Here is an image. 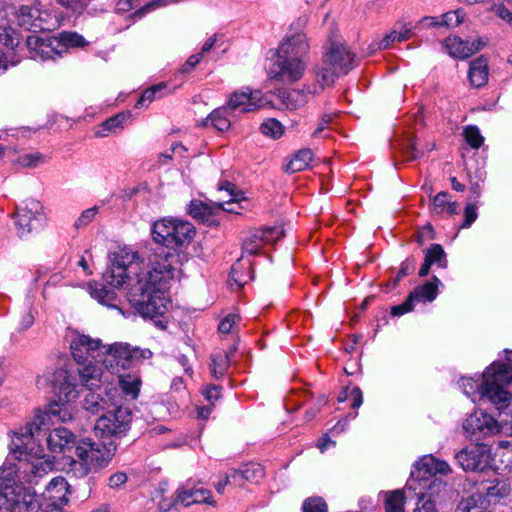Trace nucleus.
Returning <instances> with one entry per match:
<instances>
[{
	"label": "nucleus",
	"mask_w": 512,
	"mask_h": 512,
	"mask_svg": "<svg viewBox=\"0 0 512 512\" xmlns=\"http://www.w3.org/2000/svg\"><path fill=\"white\" fill-rule=\"evenodd\" d=\"M17 23L25 30L38 31L43 29V17L38 4L22 5L16 12Z\"/></svg>",
	"instance_id": "18"
},
{
	"label": "nucleus",
	"mask_w": 512,
	"mask_h": 512,
	"mask_svg": "<svg viewBox=\"0 0 512 512\" xmlns=\"http://www.w3.org/2000/svg\"><path fill=\"white\" fill-rule=\"evenodd\" d=\"M468 78L470 84L476 88L482 87L487 83L488 63L483 56H480L470 62Z\"/></svg>",
	"instance_id": "25"
},
{
	"label": "nucleus",
	"mask_w": 512,
	"mask_h": 512,
	"mask_svg": "<svg viewBox=\"0 0 512 512\" xmlns=\"http://www.w3.org/2000/svg\"><path fill=\"white\" fill-rule=\"evenodd\" d=\"M260 131L266 135V136H270L272 138H279L282 136L283 134V126L282 124L277 121L276 119H268L266 121H264L261 125H260Z\"/></svg>",
	"instance_id": "44"
},
{
	"label": "nucleus",
	"mask_w": 512,
	"mask_h": 512,
	"mask_svg": "<svg viewBox=\"0 0 512 512\" xmlns=\"http://www.w3.org/2000/svg\"><path fill=\"white\" fill-rule=\"evenodd\" d=\"M348 398H351V407L353 409L359 408L363 403V394L359 387H354L350 392L348 389H344L338 396L339 402H344Z\"/></svg>",
	"instance_id": "45"
},
{
	"label": "nucleus",
	"mask_w": 512,
	"mask_h": 512,
	"mask_svg": "<svg viewBox=\"0 0 512 512\" xmlns=\"http://www.w3.org/2000/svg\"><path fill=\"white\" fill-rule=\"evenodd\" d=\"M130 422V411L122 406H116L96 420L94 430L103 438L121 437L127 432Z\"/></svg>",
	"instance_id": "12"
},
{
	"label": "nucleus",
	"mask_w": 512,
	"mask_h": 512,
	"mask_svg": "<svg viewBox=\"0 0 512 512\" xmlns=\"http://www.w3.org/2000/svg\"><path fill=\"white\" fill-rule=\"evenodd\" d=\"M498 418L483 411L471 413L463 422V431L468 437H485L499 433L501 430H512V412L509 407L496 409Z\"/></svg>",
	"instance_id": "8"
},
{
	"label": "nucleus",
	"mask_w": 512,
	"mask_h": 512,
	"mask_svg": "<svg viewBox=\"0 0 512 512\" xmlns=\"http://www.w3.org/2000/svg\"><path fill=\"white\" fill-rule=\"evenodd\" d=\"M87 291L90 296L99 304L120 310V300L116 293L113 290L105 287L103 284L97 282H89L87 284Z\"/></svg>",
	"instance_id": "23"
},
{
	"label": "nucleus",
	"mask_w": 512,
	"mask_h": 512,
	"mask_svg": "<svg viewBox=\"0 0 512 512\" xmlns=\"http://www.w3.org/2000/svg\"><path fill=\"white\" fill-rule=\"evenodd\" d=\"M163 88H165L164 84H158L146 89L137 101L135 107L142 108L150 104L156 98V94Z\"/></svg>",
	"instance_id": "50"
},
{
	"label": "nucleus",
	"mask_w": 512,
	"mask_h": 512,
	"mask_svg": "<svg viewBox=\"0 0 512 512\" xmlns=\"http://www.w3.org/2000/svg\"><path fill=\"white\" fill-rule=\"evenodd\" d=\"M489 458V450L484 444L463 448L455 455L457 463L465 471L483 470L488 465Z\"/></svg>",
	"instance_id": "15"
},
{
	"label": "nucleus",
	"mask_w": 512,
	"mask_h": 512,
	"mask_svg": "<svg viewBox=\"0 0 512 512\" xmlns=\"http://www.w3.org/2000/svg\"><path fill=\"white\" fill-rule=\"evenodd\" d=\"M194 235V226L188 221L179 219L163 218L156 221L152 227L153 240L166 248L188 244Z\"/></svg>",
	"instance_id": "9"
},
{
	"label": "nucleus",
	"mask_w": 512,
	"mask_h": 512,
	"mask_svg": "<svg viewBox=\"0 0 512 512\" xmlns=\"http://www.w3.org/2000/svg\"><path fill=\"white\" fill-rule=\"evenodd\" d=\"M415 269V259L407 258L400 265L399 272L395 278V284L400 281L403 277L411 274Z\"/></svg>",
	"instance_id": "61"
},
{
	"label": "nucleus",
	"mask_w": 512,
	"mask_h": 512,
	"mask_svg": "<svg viewBox=\"0 0 512 512\" xmlns=\"http://www.w3.org/2000/svg\"><path fill=\"white\" fill-rule=\"evenodd\" d=\"M219 191L221 193H226L229 197L228 200H222L219 203H223L224 207H220V210H224L228 213H239V209L241 208L240 202L244 200L241 196V192L229 181H224L219 184Z\"/></svg>",
	"instance_id": "24"
},
{
	"label": "nucleus",
	"mask_w": 512,
	"mask_h": 512,
	"mask_svg": "<svg viewBox=\"0 0 512 512\" xmlns=\"http://www.w3.org/2000/svg\"><path fill=\"white\" fill-rule=\"evenodd\" d=\"M119 385L122 391L130 396L131 398H136L139 392L140 381L138 379L128 377H121L119 380Z\"/></svg>",
	"instance_id": "48"
},
{
	"label": "nucleus",
	"mask_w": 512,
	"mask_h": 512,
	"mask_svg": "<svg viewBox=\"0 0 512 512\" xmlns=\"http://www.w3.org/2000/svg\"><path fill=\"white\" fill-rule=\"evenodd\" d=\"M220 207H224L223 203H206L202 200L194 199L188 205V214L195 220L211 225Z\"/></svg>",
	"instance_id": "22"
},
{
	"label": "nucleus",
	"mask_w": 512,
	"mask_h": 512,
	"mask_svg": "<svg viewBox=\"0 0 512 512\" xmlns=\"http://www.w3.org/2000/svg\"><path fill=\"white\" fill-rule=\"evenodd\" d=\"M55 380L60 382L59 392L63 395L66 402H69L78 396L75 379L66 370H58L55 373Z\"/></svg>",
	"instance_id": "27"
},
{
	"label": "nucleus",
	"mask_w": 512,
	"mask_h": 512,
	"mask_svg": "<svg viewBox=\"0 0 512 512\" xmlns=\"http://www.w3.org/2000/svg\"><path fill=\"white\" fill-rule=\"evenodd\" d=\"M440 17L441 22L439 23L441 27L455 28L463 22L465 13L462 9H456L454 11L444 13Z\"/></svg>",
	"instance_id": "43"
},
{
	"label": "nucleus",
	"mask_w": 512,
	"mask_h": 512,
	"mask_svg": "<svg viewBox=\"0 0 512 512\" xmlns=\"http://www.w3.org/2000/svg\"><path fill=\"white\" fill-rule=\"evenodd\" d=\"M108 407V401L100 394L92 391H90L83 400V408L91 414H98L101 411L107 410Z\"/></svg>",
	"instance_id": "38"
},
{
	"label": "nucleus",
	"mask_w": 512,
	"mask_h": 512,
	"mask_svg": "<svg viewBox=\"0 0 512 512\" xmlns=\"http://www.w3.org/2000/svg\"><path fill=\"white\" fill-rule=\"evenodd\" d=\"M233 113L223 106L215 109L203 122L204 126L211 125L219 131H227L231 126V115Z\"/></svg>",
	"instance_id": "30"
},
{
	"label": "nucleus",
	"mask_w": 512,
	"mask_h": 512,
	"mask_svg": "<svg viewBox=\"0 0 512 512\" xmlns=\"http://www.w3.org/2000/svg\"><path fill=\"white\" fill-rule=\"evenodd\" d=\"M457 202L451 201L446 192H440L433 198V211L437 214L447 213L449 215L457 214Z\"/></svg>",
	"instance_id": "37"
},
{
	"label": "nucleus",
	"mask_w": 512,
	"mask_h": 512,
	"mask_svg": "<svg viewBox=\"0 0 512 512\" xmlns=\"http://www.w3.org/2000/svg\"><path fill=\"white\" fill-rule=\"evenodd\" d=\"M403 154L407 158V160L412 161L419 159L423 156V150L417 147V143L415 139H409L407 143L403 146Z\"/></svg>",
	"instance_id": "53"
},
{
	"label": "nucleus",
	"mask_w": 512,
	"mask_h": 512,
	"mask_svg": "<svg viewBox=\"0 0 512 512\" xmlns=\"http://www.w3.org/2000/svg\"><path fill=\"white\" fill-rule=\"evenodd\" d=\"M452 472L450 465L432 455L422 457L411 471V477L427 488L429 496H435L445 488V483L437 475H448Z\"/></svg>",
	"instance_id": "10"
},
{
	"label": "nucleus",
	"mask_w": 512,
	"mask_h": 512,
	"mask_svg": "<svg viewBox=\"0 0 512 512\" xmlns=\"http://www.w3.org/2000/svg\"><path fill=\"white\" fill-rule=\"evenodd\" d=\"M413 512H438L434 501L421 499Z\"/></svg>",
	"instance_id": "64"
},
{
	"label": "nucleus",
	"mask_w": 512,
	"mask_h": 512,
	"mask_svg": "<svg viewBox=\"0 0 512 512\" xmlns=\"http://www.w3.org/2000/svg\"><path fill=\"white\" fill-rule=\"evenodd\" d=\"M464 137L466 142L474 149H478L484 141L483 136L477 126H467L464 129Z\"/></svg>",
	"instance_id": "46"
},
{
	"label": "nucleus",
	"mask_w": 512,
	"mask_h": 512,
	"mask_svg": "<svg viewBox=\"0 0 512 512\" xmlns=\"http://www.w3.org/2000/svg\"><path fill=\"white\" fill-rule=\"evenodd\" d=\"M30 57L40 60H56L69 48L83 46L84 38L75 32H62L58 37H41L36 34L29 35L26 39Z\"/></svg>",
	"instance_id": "7"
},
{
	"label": "nucleus",
	"mask_w": 512,
	"mask_h": 512,
	"mask_svg": "<svg viewBox=\"0 0 512 512\" xmlns=\"http://www.w3.org/2000/svg\"><path fill=\"white\" fill-rule=\"evenodd\" d=\"M439 285H442L441 281L434 276L432 281L416 287L410 295L416 303L432 302L437 297Z\"/></svg>",
	"instance_id": "26"
},
{
	"label": "nucleus",
	"mask_w": 512,
	"mask_h": 512,
	"mask_svg": "<svg viewBox=\"0 0 512 512\" xmlns=\"http://www.w3.org/2000/svg\"><path fill=\"white\" fill-rule=\"evenodd\" d=\"M177 500L184 507H189L193 504H209L215 505L211 491L202 487H189L188 485L178 488L175 491Z\"/></svg>",
	"instance_id": "19"
},
{
	"label": "nucleus",
	"mask_w": 512,
	"mask_h": 512,
	"mask_svg": "<svg viewBox=\"0 0 512 512\" xmlns=\"http://www.w3.org/2000/svg\"><path fill=\"white\" fill-rule=\"evenodd\" d=\"M385 512H404L405 493L403 490L382 492Z\"/></svg>",
	"instance_id": "34"
},
{
	"label": "nucleus",
	"mask_w": 512,
	"mask_h": 512,
	"mask_svg": "<svg viewBox=\"0 0 512 512\" xmlns=\"http://www.w3.org/2000/svg\"><path fill=\"white\" fill-rule=\"evenodd\" d=\"M415 304H416V302L413 300V298L409 294L407 299L403 303L393 306L391 308V314L393 316H401L403 314H406L413 310Z\"/></svg>",
	"instance_id": "56"
},
{
	"label": "nucleus",
	"mask_w": 512,
	"mask_h": 512,
	"mask_svg": "<svg viewBox=\"0 0 512 512\" xmlns=\"http://www.w3.org/2000/svg\"><path fill=\"white\" fill-rule=\"evenodd\" d=\"M444 48L447 53L453 57L458 59H466L469 57L468 54V46L466 41L462 40L457 36L447 37L443 42Z\"/></svg>",
	"instance_id": "33"
},
{
	"label": "nucleus",
	"mask_w": 512,
	"mask_h": 512,
	"mask_svg": "<svg viewBox=\"0 0 512 512\" xmlns=\"http://www.w3.org/2000/svg\"><path fill=\"white\" fill-rule=\"evenodd\" d=\"M425 258L430 260L432 265L438 264L441 268L447 266L446 253L440 244H432L431 247L425 251Z\"/></svg>",
	"instance_id": "42"
},
{
	"label": "nucleus",
	"mask_w": 512,
	"mask_h": 512,
	"mask_svg": "<svg viewBox=\"0 0 512 512\" xmlns=\"http://www.w3.org/2000/svg\"><path fill=\"white\" fill-rule=\"evenodd\" d=\"M81 365L82 368L78 369V373L83 385L87 386L90 390L94 387H98L101 382V369L97 367L93 361H87Z\"/></svg>",
	"instance_id": "29"
},
{
	"label": "nucleus",
	"mask_w": 512,
	"mask_h": 512,
	"mask_svg": "<svg viewBox=\"0 0 512 512\" xmlns=\"http://www.w3.org/2000/svg\"><path fill=\"white\" fill-rule=\"evenodd\" d=\"M129 117V114L119 113L113 117H110L102 123V127L107 131H114L117 128H122L124 122Z\"/></svg>",
	"instance_id": "54"
},
{
	"label": "nucleus",
	"mask_w": 512,
	"mask_h": 512,
	"mask_svg": "<svg viewBox=\"0 0 512 512\" xmlns=\"http://www.w3.org/2000/svg\"><path fill=\"white\" fill-rule=\"evenodd\" d=\"M355 55L343 43L330 41L322 60L313 68L314 80L307 86L311 95H319L336 79L346 75L353 67Z\"/></svg>",
	"instance_id": "6"
},
{
	"label": "nucleus",
	"mask_w": 512,
	"mask_h": 512,
	"mask_svg": "<svg viewBox=\"0 0 512 512\" xmlns=\"http://www.w3.org/2000/svg\"><path fill=\"white\" fill-rule=\"evenodd\" d=\"M258 235H260L261 241H263L264 245H272L283 237L284 228L282 225H276L273 227L258 229Z\"/></svg>",
	"instance_id": "41"
},
{
	"label": "nucleus",
	"mask_w": 512,
	"mask_h": 512,
	"mask_svg": "<svg viewBox=\"0 0 512 512\" xmlns=\"http://www.w3.org/2000/svg\"><path fill=\"white\" fill-rule=\"evenodd\" d=\"M307 84L305 89L303 90H292L289 92H284L281 94L282 103L286 106V108L290 110L298 109L302 107L307 102V94H310L307 91Z\"/></svg>",
	"instance_id": "36"
},
{
	"label": "nucleus",
	"mask_w": 512,
	"mask_h": 512,
	"mask_svg": "<svg viewBox=\"0 0 512 512\" xmlns=\"http://www.w3.org/2000/svg\"><path fill=\"white\" fill-rule=\"evenodd\" d=\"M15 218L18 235L25 237L43 224V206L38 200L26 199L17 207Z\"/></svg>",
	"instance_id": "13"
},
{
	"label": "nucleus",
	"mask_w": 512,
	"mask_h": 512,
	"mask_svg": "<svg viewBox=\"0 0 512 512\" xmlns=\"http://www.w3.org/2000/svg\"><path fill=\"white\" fill-rule=\"evenodd\" d=\"M43 494L47 502H57L66 505L71 494L70 485L64 477L57 476L47 484Z\"/></svg>",
	"instance_id": "21"
},
{
	"label": "nucleus",
	"mask_w": 512,
	"mask_h": 512,
	"mask_svg": "<svg viewBox=\"0 0 512 512\" xmlns=\"http://www.w3.org/2000/svg\"><path fill=\"white\" fill-rule=\"evenodd\" d=\"M477 207L474 203L466 205L464 210V222L461 225L462 228H469L477 219Z\"/></svg>",
	"instance_id": "57"
},
{
	"label": "nucleus",
	"mask_w": 512,
	"mask_h": 512,
	"mask_svg": "<svg viewBox=\"0 0 512 512\" xmlns=\"http://www.w3.org/2000/svg\"><path fill=\"white\" fill-rule=\"evenodd\" d=\"M180 256L176 251L156 252L146 262L137 251L122 249L113 254L103 277L115 288L126 285L128 300L144 318L166 327L160 319L168 310L165 296L170 281L179 277Z\"/></svg>",
	"instance_id": "1"
},
{
	"label": "nucleus",
	"mask_w": 512,
	"mask_h": 512,
	"mask_svg": "<svg viewBox=\"0 0 512 512\" xmlns=\"http://www.w3.org/2000/svg\"><path fill=\"white\" fill-rule=\"evenodd\" d=\"M75 435L66 428H55L46 438L48 449L53 453H64L72 448L75 449L77 443Z\"/></svg>",
	"instance_id": "20"
},
{
	"label": "nucleus",
	"mask_w": 512,
	"mask_h": 512,
	"mask_svg": "<svg viewBox=\"0 0 512 512\" xmlns=\"http://www.w3.org/2000/svg\"><path fill=\"white\" fill-rule=\"evenodd\" d=\"M310 45L306 35L290 27L276 51V60L269 70L272 79L296 82L300 80L309 62Z\"/></svg>",
	"instance_id": "3"
},
{
	"label": "nucleus",
	"mask_w": 512,
	"mask_h": 512,
	"mask_svg": "<svg viewBox=\"0 0 512 512\" xmlns=\"http://www.w3.org/2000/svg\"><path fill=\"white\" fill-rule=\"evenodd\" d=\"M180 502L177 500L175 493L173 496L163 498L158 503V512H178V505Z\"/></svg>",
	"instance_id": "55"
},
{
	"label": "nucleus",
	"mask_w": 512,
	"mask_h": 512,
	"mask_svg": "<svg viewBox=\"0 0 512 512\" xmlns=\"http://www.w3.org/2000/svg\"><path fill=\"white\" fill-rule=\"evenodd\" d=\"M259 94V91L253 92L248 87L236 90L230 95L225 107L232 113L252 112L264 105Z\"/></svg>",
	"instance_id": "16"
},
{
	"label": "nucleus",
	"mask_w": 512,
	"mask_h": 512,
	"mask_svg": "<svg viewBox=\"0 0 512 512\" xmlns=\"http://www.w3.org/2000/svg\"><path fill=\"white\" fill-rule=\"evenodd\" d=\"M116 446L96 442L90 437L78 439L74 454L63 460L66 474L75 479H83L90 473H96L105 468L114 456Z\"/></svg>",
	"instance_id": "5"
},
{
	"label": "nucleus",
	"mask_w": 512,
	"mask_h": 512,
	"mask_svg": "<svg viewBox=\"0 0 512 512\" xmlns=\"http://www.w3.org/2000/svg\"><path fill=\"white\" fill-rule=\"evenodd\" d=\"M34 323V311L31 308L25 310L19 321V330L24 331L29 329Z\"/></svg>",
	"instance_id": "63"
},
{
	"label": "nucleus",
	"mask_w": 512,
	"mask_h": 512,
	"mask_svg": "<svg viewBox=\"0 0 512 512\" xmlns=\"http://www.w3.org/2000/svg\"><path fill=\"white\" fill-rule=\"evenodd\" d=\"M0 42L11 49L19 44L17 33L9 26H0Z\"/></svg>",
	"instance_id": "47"
},
{
	"label": "nucleus",
	"mask_w": 512,
	"mask_h": 512,
	"mask_svg": "<svg viewBox=\"0 0 512 512\" xmlns=\"http://www.w3.org/2000/svg\"><path fill=\"white\" fill-rule=\"evenodd\" d=\"M98 213V207L94 206L84 210L74 223L76 229L88 226Z\"/></svg>",
	"instance_id": "52"
},
{
	"label": "nucleus",
	"mask_w": 512,
	"mask_h": 512,
	"mask_svg": "<svg viewBox=\"0 0 512 512\" xmlns=\"http://www.w3.org/2000/svg\"><path fill=\"white\" fill-rule=\"evenodd\" d=\"M239 266H240L239 261L232 266V269H231V272L229 275V281H230L231 285H232V281H233L238 287H242L245 283H247V281L250 279V277L240 274L239 270H238Z\"/></svg>",
	"instance_id": "60"
},
{
	"label": "nucleus",
	"mask_w": 512,
	"mask_h": 512,
	"mask_svg": "<svg viewBox=\"0 0 512 512\" xmlns=\"http://www.w3.org/2000/svg\"><path fill=\"white\" fill-rule=\"evenodd\" d=\"M263 246L265 245L263 241H261L260 235H258V229H256L243 241L242 251L248 255H256L261 251Z\"/></svg>",
	"instance_id": "40"
},
{
	"label": "nucleus",
	"mask_w": 512,
	"mask_h": 512,
	"mask_svg": "<svg viewBox=\"0 0 512 512\" xmlns=\"http://www.w3.org/2000/svg\"><path fill=\"white\" fill-rule=\"evenodd\" d=\"M18 468L15 464L4 465L0 468V512H23L25 501L20 500L16 492Z\"/></svg>",
	"instance_id": "11"
},
{
	"label": "nucleus",
	"mask_w": 512,
	"mask_h": 512,
	"mask_svg": "<svg viewBox=\"0 0 512 512\" xmlns=\"http://www.w3.org/2000/svg\"><path fill=\"white\" fill-rule=\"evenodd\" d=\"M234 352L235 349L231 348L228 352L220 351L212 355L210 368L213 377L218 379L225 374L230 364V357Z\"/></svg>",
	"instance_id": "32"
},
{
	"label": "nucleus",
	"mask_w": 512,
	"mask_h": 512,
	"mask_svg": "<svg viewBox=\"0 0 512 512\" xmlns=\"http://www.w3.org/2000/svg\"><path fill=\"white\" fill-rule=\"evenodd\" d=\"M303 512H328L327 504L323 498L314 496L307 498L302 505Z\"/></svg>",
	"instance_id": "49"
},
{
	"label": "nucleus",
	"mask_w": 512,
	"mask_h": 512,
	"mask_svg": "<svg viewBox=\"0 0 512 512\" xmlns=\"http://www.w3.org/2000/svg\"><path fill=\"white\" fill-rule=\"evenodd\" d=\"M239 316L235 314L227 315L219 324L218 330L222 334H227L232 331L234 325L239 320Z\"/></svg>",
	"instance_id": "62"
},
{
	"label": "nucleus",
	"mask_w": 512,
	"mask_h": 512,
	"mask_svg": "<svg viewBox=\"0 0 512 512\" xmlns=\"http://www.w3.org/2000/svg\"><path fill=\"white\" fill-rule=\"evenodd\" d=\"M19 162L25 167H36L40 163L44 162V157L39 153L25 154L19 158Z\"/></svg>",
	"instance_id": "59"
},
{
	"label": "nucleus",
	"mask_w": 512,
	"mask_h": 512,
	"mask_svg": "<svg viewBox=\"0 0 512 512\" xmlns=\"http://www.w3.org/2000/svg\"><path fill=\"white\" fill-rule=\"evenodd\" d=\"M71 353L75 361L84 364L87 361L102 362L103 345L99 339L87 335H76L71 341Z\"/></svg>",
	"instance_id": "14"
},
{
	"label": "nucleus",
	"mask_w": 512,
	"mask_h": 512,
	"mask_svg": "<svg viewBox=\"0 0 512 512\" xmlns=\"http://www.w3.org/2000/svg\"><path fill=\"white\" fill-rule=\"evenodd\" d=\"M130 345L114 344L112 346L103 345L102 364L113 372L118 367L125 368L131 362Z\"/></svg>",
	"instance_id": "17"
},
{
	"label": "nucleus",
	"mask_w": 512,
	"mask_h": 512,
	"mask_svg": "<svg viewBox=\"0 0 512 512\" xmlns=\"http://www.w3.org/2000/svg\"><path fill=\"white\" fill-rule=\"evenodd\" d=\"M313 151L309 148L299 150L293 155L291 160L286 165V171L289 173H296L305 170L309 167L313 160Z\"/></svg>",
	"instance_id": "31"
},
{
	"label": "nucleus",
	"mask_w": 512,
	"mask_h": 512,
	"mask_svg": "<svg viewBox=\"0 0 512 512\" xmlns=\"http://www.w3.org/2000/svg\"><path fill=\"white\" fill-rule=\"evenodd\" d=\"M243 470L246 481L258 482L264 477V468L259 464L247 465Z\"/></svg>",
	"instance_id": "51"
},
{
	"label": "nucleus",
	"mask_w": 512,
	"mask_h": 512,
	"mask_svg": "<svg viewBox=\"0 0 512 512\" xmlns=\"http://www.w3.org/2000/svg\"><path fill=\"white\" fill-rule=\"evenodd\" d=\"M50 415L58 417L66 422L72 419L68 404L53 403L48 412L36 410L24 427L14 432L10 443V454L19 462H27L31 465V472L35 475L46 473L49 464L43 461L44 450L39 444V435L42 430L48 428Z\"/></svg>",
	"instance_id": "2"
},
{
	"label": "nucleus",
	"mask_w": 512,
	"mask_h": 512,
	"mask_svg": "<svg viewBox=\"0 0 512 512\" xmlns=\"http://www.w3.org/2000/svg\"><path fill=\"white\" fill-rule=\"evenodd\" d=\"M128 481V476L125 472L117 471L109 476L108 486L111 489H119Z\"/></svg>",
	"instance_id": "58"
},
{
	"label": "nucleus",
	"mask_w": 512,
	"mask_h": 512,
	"mask_svg": "<svg viewBox=\"0 0 512 512\" xmlns=\"http://www.w3.org/2000/svg\"><path fill=\"white\" fill-rule=\"evenodd\" d=\"M509 494L510 487L504 482H497L495 485L489 486L483 496L487 500V505L489 506L490 502H497L500 499L507 497Z\"/></svg>",
	"instance_id": "39"
},
{
	"label": "nucleus",
	"mask_w": 512,
	"mask_h": 512,
	"mask_svg": "<svg viewBox=\"0 0 512 512\" xmlns=\"http://www.w3.org/2000/svg\"><path fill=\"white\" fill-rule=\"evenodd\" d=\"M494 361L483 372L481 377H462L459 386L472 401H488L495 409H505L511 404L512 394L507 389L511 383V372L498 368Z\"/></svg>",
	"instance_id": "4"
},
{
	"label": "nucleus",
	"mask_w": 512,
	"mask_h": 512,
	"mask_svg": "<svg viewBox=\"0 0 512 512\" xmlns=\"http://www.w3.org/2000/svg\"><path fill=\"white\" fill-rule=\"evenodd\" d=\"M454 512H490L487 500L481 493L462 499Z\"/></svg>",
	"instance_id": "28"
},
{
	"label": "nucleus",
	"mask_w": 512,
	"mask_h": 512,
	"mask_svg": "<svg viewBox=\"0 0 512 512\" xmlns=\"http://www.w3.org/2000/svg\"><path fill=\"white\" fill-rule=\"evenodd\" d=\"M152 7V3L140 5L139 0H118L116 3L117 13H127L133 11L130 17H142L146 11Z\"/></svg>",
	"instance_id": "35"
}]
</instances>
